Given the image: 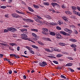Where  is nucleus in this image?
<instances>
[{
	"label": "nucleus",
	"mask_w": 80,
	"mask_h": 80,
	"mask_svg": "<svg viewBox=\"0 0 80 80\" xmlns=\"http://www.w3.org/2000/svg\"><path fill=\"white\" fill-rule=\"evenodd\" d=\"M59 33L61 34H62V35H65V36H70V34L63 31H61L59 32Z\"/></svg>",
	"instance_id": "nucleus-1"
},
{
	"label": "nucleus",
	"mask_w": 80,
	"mask_h": 80,
	"mask_svg": "<svg viewBox=\"0 0 80 80\" xmlns=\"http://www.w3.org/2000/svg\"><path fill=\"white\" fill-rule=\"evenodd\" d=\"M21 38L23 39V40H27V38L28 36L27 35L25 34H21Z\"/></svg>",
	"instance_id": "nucleus-2"
},
{
	"label": "nucleus",
	"mask_w": 80,
	"mask_h": 80,
	"mask_svg": "<svg viewBox=\"0 0 80 80\" xmlns=\"http://www.w3.org/2000/svg\"><path fill=\"white\" fill-rule=\"evenodd\" d=\"M56 38H59V39L62 38V36L58 32H56Z\"/></svg>",
	"instance_id": "nucleus-3"
},
{
	"label": "nucleus",
	"mask_w": 80,
	"mask_h": 80,
	"mask_svg": "<svg viewBox=\"0 0 80 80\" xmlns=\"http://www.w3.org/2000/svg\"><path fill=\"white\" fill-rule=\"evenodd\" d=\"M12 17H13L14 18H18L20 17V16H19L16 13H12Z\"/></svg>",
	"instance_id": "nucleus-4"
},
{
	"label": "nucleus",
	"mask_w": 80,
	"mask_h": 80,
	"mask_svg": "<svg viewBox=\"0 0 80 80\" xmlns=\"http://www.w3.org/2000/svg\"><path fill=\"white\" fill-rule=\"evenodd\" d=\"M64 31L65 32H68V33H70V34L71 33H72L73 32L71 30H70L67 28L64 29Z\"/></svg>",
	"instance_id": "nucleus-5"
},
{
	"label": "nucleus",
	"mask_w": 80,
	"mask_h": 80,
	"mask_svg": "<svg viewBox=\"0 0 80 80\" xmlns=\"http://www.w3.org/2000/svg\"><path fill=\"white\" fill-rule=\"evenodd\" d=\"M62 18L66 23H68V22H69V21L68 20V19L66 16H63L62 17Z\"/></svg>",
	"instance_id": "nucleus-6"
},
{
	"label": "nucleus",
	"mask_w": 80,
	"mask_h": 80,
	"mask_svg": "<svg viewBox=\"0 0 80 80\" xmlns=\"http://www.w3.org/2000/svg\"><path fill=\"white\" fill-rule=\"evenodd\" d=\"M51 4L52 5L53 7H55L56 5H58V7H60V6L58 5V3L56 2H52Z\"/></svg>",
	"instance_id": "nucleus-7"
},
{
	"label": "nucleus",
	"mask_w": 80,
	"mask_h": 80,
	"mask_svg": "<svg viewBox=\"0 0 80 80\" xmlns=\"http://www.w3.org/2000/svg\"><path fill=\"white\" fill-rule=\"evenodd\" d=\"M32 36H33V37H34L36 38H39V37H38V36H37V34H36L35 33H32Z\"/></svg>",
	"instance_id": "nucleus-8"
},
{
	"label": "nucleus",
	"mask_w": 80,
	"mask_h": 80,
	"mask_svg": "<svg viewBox=\"0 0 80 80\" xmlns=\"http://www.w3.org/2000/svg\"><path fill=\"white\" fill-rule=\"evenodd\" d=\"M49 34L50 35H52V36H55V35H56V33L54 32H50Z\"/></svg>",
	"instance_id": "nucleus-9"
},
{
	"label": "nucleus",
	"mask_w": 80,
	"mask_h": 80,
	"mask_svg": "<svg viewBox=\"0 0 80 80\" xmlns=\"http://www.w3.org/2000/svg\"><path fill=\"white\" fill-rule=\"evenodd\" d=\"M65 13H66L67 15H68V14H69V15H72V12L69 11H65Z\"/></svg>",
	"instance_id": "nucleus-10"
},
{
	"label": "nucleus",
	"mask_w": 80,
	"mask_h": 80,
	"mask_svg": "<svg viewBox=\"0 0 80 80\" xmlns=\"http://www.w3.org/2000/svg\"><path fill=\"white\" fill-rule=\"evenodd\" d=\"M28 9L30 12H34L33 9L30 7H28Z\"/></svg>",
	"instance_id": "nucleus-11"
},
{
	"label": "nucleus",
	"mask_w": 80,
	"mask_h": 80,
	"mask_svg": "<svg viewBox=\"0 0 80 80\" xmlns=\"http://www.w3.org/2000/svg\"><path fill=\"white\" fill-rule=\"evenodd\" d=\"M73 65L72 63H69L66 65V67H71Z\"/></svg>",
	"instance_id": "nucleus-12"
},
{
	"label": "nucleus",
	"mask_w": 80,
	"mask_h": 80,
	"mask_svg": "<svg viewBox=\"0 0 80 80\" xmlns=\"http://www.w3.org/2000/svg\"><path fill=\"white\" fill-rule=\"evenodd\" d=\"M69 41H71V42H77V40L74 39H69Z\"/></svg>",
	"instance_id": "nucleus-13"
},
{
	"label": "nucleus",
	"mask_w": 80,
	"mask_h": 80,
	"mask_svg": "<svg viewBox=\"0 0 80 80\" xmlns=\"http://www.w3.org/2000/svg\"><path fill=\"white\" fill-rule=\"evenodd\" d=\"M10 45H11V46H12V47H13L14 45L15 46H17V45L15 43H9Z\"/></svg>",
	"instance_id": "nucleus-14"
},
{
	"label": "nucleus",
	"mask_w": 80,
	"mask_h": 80,
	"mask_svg": "<svg viewBox=\"0 0 80 80\" xmlns=\"http://www.w3.org/2000/svg\"><path fill=\"white\" fill-rule=\"evenodd\" d=\"M0 45H3V46H4V47H8V44H4L3 43H0Z\"/></svg>",
	"instance_id": "nucleus-15"
},
{
	"label": "nucleus",
	"mask_w": 80,
	"mask_h": 80,
	"mask_svg": "<svg viewBox=\"0 0 80 80\" xmlns=\"http://www.w3.org/2000/svg\"><path fill=\"white\" fill-rule=\"evenodd\" d=\"M44 40H46L47 41H51V39L49 38H43Z\"/></svg>",
	"instance_id": "nucleus-16"
},
{
	"label": "nucleus",
	"mask_w": 80,
	"mask_h": 80,
	"mask_svg": "<svg viewBox=\"0 0 80 80\" xmlns=\"http://www.w3.org/2000/svg\"><path fill=\"white\" fill-rule=\"evenodd\" d=\"M59 45H61V46H65L66 45V44L62 42H60L59 43Z\"/></svg>",
	"instance_id": "nucleus-17"
},
{
	"label": "nucleus",
	"mask_w": 80,
	"mask_h": 80,
	"mask_svg": "<svg viewBox=\"0 0 80 80\" xmlns=\"http://www.w3.org/2000/svg\"><path fill=\"white\" fill-rule=\"evenodd\" d=\"M58 23L59 25H62V24H63V22L62 21H59L58 22Z\"/></svg>",
	"instance_id": "nucleus-18"
},
{
	"label": "nucleus",
	"mask_w": 80,
	"mask_h": 80,
	"mask_svg": "<svg viewBox=\"0 0 80 80\" xmlns=\"http://www.w3.org/2000/svg\"><path fill=\"white\" fill-rule=\"evenodd\" d=\"M32 48H35L36 49H37L38 48V47L35 45H32Z\"/></svg>",
	"instance_id": "nucleus-19"
},
{
	"label": "nucleus",
	"mask_w": 80,
	"mask_h": 80,
	"mask_svg": "<svg viewBox=\"0 0 80 80\" xmlns=\"http://www.w3.org/2000/svg\"><path fill=\"white\" fill-rule=\"evenodd\" d=\"M70 46L71 47H72V48H75V47H77V45L75 44L71 45Z\"/></svg>",
	"instance_id": "nucleus-20"
},
{
	"label": "nucleus",
	"mask_w": 80,
	"mask_h": 80,
	"mask_svg": "<svg viewBox=\"0 0 80 80\" xmlns=\"http://www.w3.org/2000/svg\"><path fill=\"white\" fill-rule=\"evenodd\" d=\"M62 56V55L61 54H58L56 55V57L58 58H60V57H61Z\"/></svg>",
	"instance_id": "nucleus-21"
},
{
	"label": "nucleus",
	"mask_w": 80,
	"mask_h": 80,
	"mask_svg": "<svg viewBox=\"0 0 80 80\" xmlns=\"http://www.w3.org/2000/svg\"><path fill=\"white\" fill-rule=\"evenodd\" d=\"M25 48H27V49L28 50H29L30 51L31 50H32V48H30V47L28 46H25Z\"/></svg>",
	"instance_id": "nucleus-22"
},
{
	"label": "nucleus",
	"mask_w": 80,
	"mask_h": 80,
	"mask_svg": "<svg viewBox=\"0 0 80 80\" xmlns=\"http://www.w3.org/2000/svg\"><path fill=\"white\" fill-rule=\"evenodd\" d=\"M56 51V52H60V50H58V49H52V51L53 52V51Z\"/></svg>",
	"instance_id": "nucleus-23"
},
{
	"label": "nucleus",
	"mask_w": 80,
	"mask_h": 80,
	"mask_svg": "<svg viewBox=\"0 0 80 80\" xmlns=\"http://www.w3.org/2000/svg\"><path fill=\"white\" fill-rule=\"evenodd\" d=\"M42 30L44 31V32H48V29H47L45 28H44L42 29Z\"/></svg>",
	"instance_id": "nucleus-24"
},
{
	"label": "nucleus",
	"mask_w": 80,
	"mask_h": 80,
	"mask_svg": "<svg viewBox=\"0 0 80 80\" xmlns=\"http://www.w3.org/2000/svg\"><path fill=\"white\" fill-rule=\"evenodd\" d=\"M21 32H25V31H27V29L26 28H23L20 30Z\"/></svg>",
	"instance_id": "nucleus-25"
},
{
	"label": "nucleus",
	"mask_w": 80,
	"mask_h": 80,
	"mask_svg": "<svg viewBox=\"0 0 80 80\" xmlns=\"http://www.w3.org/2000/svg\"><path fill=\"white\" fill-rule=\"evenodd\" d=\"M72 7L73 10H77V7L74 6H72Z\"/></svg>",
	"instance_id": "nucleus-26"
},
{
	"label": "nucleus",
	"mask_w": 80,
	"mask_h": 80,
	"mask_svg": "<svg viewBox=\"0 0 80 80\" xmlns=\"http://www.w3.org/2000/svg\"><path fill=\"white\" fill-rule=\"evenodd\" d=\"M32 31H34V32H38V29H31Z\"/></svg>",
	"instance_id": "nucleus-27"
},
{
	"label": "nucleus",
	"mask_w": 80,
	"mask_h": 80,
	"mask_svg": "<svg viewBox=\"0 0 80 80\" xmlns=\"http://www.w3.org/2000/svg\"><path fill=\"white\" fill-rule=\"evenodd\" d=\"M43 4H44V5H46V6H48V5H49V3L48 2H44Z\"/></svg>",
	"instance_id": "nucleus-28"
},
{
	"label": "nucleus",
	"mask_w": 80,
	"mask_h": 80,
	"mask_svg": "<svg viewBox=\"0 0 80 80\" xmlns=\"http://www.w3.org/2000/svg\"><path fill=\"white\" fill-rule=\"evenodd\" d=\"M12 27H10V28H8L7 29L8 30V31H10V32H12Z\"/></svg>",
	"instance_id": "nucleus-29"
},
{
	"label": "nucleus",
	"mask_w": 80,
	"mask_h": 80,
	"mask_svg": "<svg viewBox=\"0 0 80 80\" xmlns=\"http://www.w3.org/2000/svg\"><path fill=\"white\" fill-rule=\"evenodd\" d=\"M33 6L35 8H39V7L38 6L35 4H33Z\"/></svg>",
	"instance_id": "nucleus-30"
},
{
	"label": "nucleus",
	"mask_w": 80,
	"mask_h": 80,
	"mask_svg": "<svg viewBox=\"0 0 80 80\" xmlns=\"http://www.w3.org/2000/svg\"><path fill=\"white\" fill-rule=\"evenodd\" d=\"M39 65L41 67H43V64L42 62H39Z\"/></svg>",
	"instance_id": "nucleus-31"
},
{
	"label": "nucleus",
	"mask_w": 80,
	"mask_h": 80,
	"mask_svg": "<svg viewBox=\"0 0 80 80\" xmlns=\"http://www.w3.org/2000/svg\"><path fill=\"white\" fill-rule=\"evenodd\" d=\"M47 17L48 19H52V17H51V16H50V15H47Z\"/></svg>",
	"instance_id": "nucleus-32"
},
{
	"label": "nucleus",
	"mask_w": 80,
	"mask_h": 80,
	"mask_svg": "<svg viewBox=\"0 0 80 80\" xmlns=\"http://www.w3.org/2000/svg\"><path fill=\"white\" fill-rule=\"evenodd\" d=\"M44 50H45L46 51V52H50V51L49 49L48 48H45L44 49Z\"/></svg>",
	"instance_id": "nucleus-33"
},
{
	"label": "nucleus",
	"mask_w": 80,
	"mask_h": 80,
	"mask_svg": "<svg viewBox=\"0 0 80 80\" xmlns=\"http://www.w3.org/2000/svg\"><path fill=\"white\" fill-rule=\"evenodd\" d=\"M68 59H69V60H73V58H72V57H68Z\"/></svg>",
	"instance_id": "nucleus-34"
},
{
	"label": "nucleus",
	"mask_w": 80,
	"mask_h": 80,
	"mask_svg": "<svg viewBox=\"0 0 80 80\" xmlns=\"http://www.w3.org/2000/svg\"><path fill=\"white\" fill-rule=\"evenodd\" d=\"M42 63L43 64V66L44 67H45V65H47V64L46 63V62H42Z\"/></svg>",
	"instance_id": "nucleus-35"
},
{
	"label": "nucleus",
	"mask_w": 80,
	"mask_h": 80,
	"mask_svg": "<svg viewBox=\"0 0 80 80\" xmlns=\"http://www.w3.org/2000/svg\"><path fill=\"white\" fill-rule=\"evenodd\" d=\"M38 43L40 44V45H43V43H42V42L40 41H38Z\"/></svg>",
	"instance_id": "nucleus-36"
},
{
	"label": "nucleus",
	"mask_w": 80,
	"mask_h": 80,
	"mask_svg": "<svg viewBox=\"0 0 80 80\" xmlns=\"http://www.w3.org/2000/svg\"><path fill=\"white\" fill-rule=\"evenodd\" d=\"M73 12L74 14V15H77V14L78 12H77V11H76L73 10Z\"/></svg>",
	"instance_id": "nucleus-37"
},
{
	"label": "nucleus",
	"mask_w": 80,
	"mask_h": 80,
	"mask_svg": "<svg viewBox=\"0 0 80 80\" xmlns=\"http://www.w3.org/2000/svg\"><path fill=\"white\" fill-rule=\"evenodd\" d=\"M7 8V7L6 6H3L1 7V8H3V9H5V8Z\"/></svg>",
	"instance_id": "nucleus-38"
},
{
	"label": "nucleus",
	"mask_w": 80,
	"mask_h": 80,
	"mask_svg": "<svg viewBox=\"0 0 80 80\" xmlns=\"http://www.w3.org/2000/svg\"><path fill=\"white\" fill-rule=\"evenodd\" d=\"M28 22H33V20L30 19H28Z\"/></svg>",
	"instance_id": "nucleus-39"
},
{
	"label": "nucleus",
	"mask_w": 80,
	"mask_h": 80,
	"mask_svg": "<svg viewBox=\"0 0 80 80\" xmlns=\"http://www.w3.org/2000/svg\"><path fill=\"white\" fill-rule=\"evenodd\" d=\"M61 78H64V79H66V78L65 76L62 75H61Z\"/></svg>",
	"instance_id": "nucleus-40"
},
{
	"label": "nucleus",
	"mask_w": 80,
	"mask_h": 80,
	"mask_svg": "<svg viewBox=\"0 0 80 80\" xmlns=\"http://www.w3.org/2000/svg\"><path fill=\"white\" fill-rule=\"evenodd\" d=\"M29 52L30 53H32V54H35V52H34L32 50L30 51Z\"/></svg>",
	"instance_id": "nucleus-41"
},
{
	"label": "nucleus",
	"mask_w": 80,
	"mask_h": 80,
	"mask_svg": "<svg viewBox=\"0 0 80 80\" xmlns=\"http://www.w3.org/2000/svg\"><path fill=\"white\" fill-rule=\"evenodd\" d=\"M48 57H49V58H56L55 57H53V56H48Z\"/></svg>",
	"instance_id": "nucleus-42"
},
{
	"label": "nucleus",
	"mask_w": 80,
	"mask_h": 80,
	"mask_svg": "<svg viewBox=\"0 0 80 80\" xmlns=\"http://www.w3.org/2000/svg\"><path fill=\"white\" fill-rule=\"evenodd\" d=\"M56 28L57 29V30H61V29H62V28H61L60 27H57Z\"/></svg>",
	"instance_id": "nucleus-43"
},
{
	"label": "nucleus",
	"mask_w": 80,
	"mask_h": 80,
	"mask_svg": "<svg viewBox=\"0 0 80 80\" xmlns=\"http://www.w3.org/2000/svg\"><path fill=\"white\" fill-rule=\"evenodd\" d=\"M14 57L16 58H20V57H19L17 55H15Z\"/></svg>",
	"instance_id": "nucleus-44"
},
{
	"label": "nucleus",
	"mask_w": 80,
	"mask_h": 80,
	"mask_svg": "<svg viewBox=\"0 0 80 80\" xmlns=\"http://www.w3.org/2000/svg\"><path fill=\"white\" fill-rule=\"evenodd\" d=\"M69 70H70L71 72H75V71H74V70L72 69V68H69Z\"/></svg>",
	"instance_id": "nucleus-45"
},
{
	"label": "nucleus",
	"mask_w": 80,
	"mask_h": 80,
	"mask_svg": "<svg viewBox=\"0 0 80 80\" xmlns=\"http://www.w3.org/2000/svg\"><path fill=\"white\" fill-rule=\"evenodd\" d=\"M12 30L15 31V32H17V29L15 28H12Z\"/></svg>",
	"instance_id": "nucleus-46"
},
{
	"label": "nucleus",
	"mask_w": 80,
	"mask_h": 80,
	"mask_svg": "<svg viewBox=\"0 0 80 80\" xmlns=\"http://www.w3.org/2000/svg\"><path fill=\"white\" fill-rule=\"evenodd\" d=\"M15 55V54H10L9 55L10 57H14Z\"/></svg>",
	"instance_id": "nucleus-47"
},
{
	"label": "nucleus",
	"mask_w": 80,
	"mask_h": 80,
	"mask_svg": "<svg viewBox=\"0 0 80 80\" xmlns=\"http://www.w3.org/2000/svg\"><path fill=\"white\" fill-rule=\"evenodd\" d=\"M53 62H54V63H55L56 64H58V62L56 61H53Z\"/></svg>",
	"instance_id": "nucleus-48"
},
{
	"label": "nucleus",
	"mask_w": 80,
	"mask_h": 80,
	"mask_svg": "<svg viewBox=\"0 0 80 80\" xmlns=\"http://www.w3.org/2000/svg\"><path fill=\"white\" fill-rule=\"evenodd\" d=\"M22 19L24 21H25V22H28V19H27L26 18H23Z\"/></svg>",
	"instance_id": "nucleus-49"
},
{
	"label": "nucleus",
	"mask_w": 80,
	"mask_h": 80,
	"mask_svg": "<svg viewBox=\"0 0 80 80\" xmlns=\"http://www.w3.org/2000/svg\"><path fill=\"white\" fill-rule=\"evenodd\" d=\"M8 14H6V15H5V17H6V18H8Z\"/></svg>",
	"instance_id": "nucleus-50"
},
{
	"label": "nucleus",
	"mask_w": 80,
	"mask_h": 80,
	"mask_svg": "<svg viewBox=\"0 0 80 80\" xmlns=\"http://www.w3.org/2000/svg\"><path fill=\"white\" fill-rule=\"evenodd\" d=\"M8 73L9 74H12V71L11 70L8 71Z\"/></svg>",
	"instance_id": "nucleus-51"
},
{
	"label": "nucleus",
	"mask_w": 80,
	"mask_h": 80,
	"mask_svg": "<svg viewBox=\"0 0 80 80\" xmlns=\"http://www.w3.org/2000/svg\"><path fill=\"white\" fill-rule=\"evenodd\" d=\"M37 22H38V23H41V24H42V21H40V20L39 19Z\"/></svg>",
	"instance_id": "nucleus-52"
},
{
	"label": "nucleus",
	"mask_w": 80,
	"mask_h": 80,
	"mask_svg": "<svg viewBox=\"0 0 80 80\" xmlns=\"http://www.w3.org/2000/svg\"><path fill=\"white\" fill-rule=\"evenodd\" d=\"M20 56L21 57H24L25 58H28V56H24L23 55H21Z\"/></svg>",
	"instance_id": "nucleus-53"
},
{
	"label": "nucleus",
	"mask_w": 80,
	"mask_h": 80,
	"mask_svg": "<svg viewBox=\"0 0 80 80\" xmlns=\"http://www.w3.org/2000/svg\"><path fill=\"white\" fill-rule=\"evenodd\" d=\"M37 17L38 18H39V19H42V20H43V19H42V18L40 17V16H37Z\"/></svg>",
	"instance_id": "nucleus-54"
},
{
	"label": "nucleus",
	"mask_w": 80,
	"mask_h": 80,
	"mask_svg": "<svg viewBox=\"0 0 80 80\" xmlns=\"http://www.w3.org/2000/svg\"><path fill=\"white\" fill-rule=\"evenodd\" d=\"M8 32V29H4V32H5V33Z\"/></svg>",
	"instance_id": "nucleus-55"
},
{
	"label": "nucleus",
	"mask_w": 80,
	"mask_h": 80,
	"mask_svg": "<svg viewBox=\"0 0 80 80\" xmlns=\"http://www.w3.org/2000/svg\"><path fill=\"white\" fill-rule=\"evenodd\" d=\"M74 32L76 35H77L78 34V32L76 30H74Z\"/></svg>",
	"instance_id": "nucleus-56"
},
{
	"label": "nucleus",
	"mask_w": 80,
	"mask_h": 80,
	"mask_svg": "<svg viewBox=\"0 0 80 80\" xmlns=\"http://www.w3.org/2000/svg\"><path fill=\"white\" fill-rule=\"evenodd\" d=\"M3 54H0V58H3Z\"/></svg>",
	"instance_id": "nucleus-57"
},
{
	"label": "nucleus",
	"mask_w": 80,
	"mask_h": 80,
	"mask_svg": "<svg viewBox=\"0 0 80 80\" xmlns=\"http://www.w3.org/2000/svg\"><path fill=\"white\" fill-rule=\"evenodd\" d=\"M77 15H78V16H79V17H80V13L79 12H77Z\"/></svg>",
	"instance_id": "nucleus-58"
},
{
	"label": "nucleus",
	"mask_w": 80,
	"mask_h": 80,
	"mask_svg": "<svg viewBox=\"0 0 80 80\" xmlns=\"http://www.w3.org/2000/svg\"><path fill=\"white\" fill-rule=\"evenodd\" d=\"M13 2V0H8V2L9 3H11V2Z\"/></svg>",
	"instance_id": "nucleus-59"
},
{
	"label": "nucleus",
	"mask_w": 80,
	"mask_h": 80,
	"mask_svg": "<svg viewBox=\"0 0 80 80\" xmlns=\"http://www.w3.org/2000/svg\"><path fill=\"white\" fill-rule=\"evenodd\" d=\"M16 12H17V13H19V14H20V13L21 12H20V11H18V10H16Z\"/></svg>",
	"instance_id": "nucleus-60"
},
{
	"label": "nucleus",
	"mask_w": 80,
	"mask_h": 80,
	"mask_svg": "<svg viewBox=\"0 0 80 80\" xmlns=\"http://www.w3.org/2000/svg\"><path fill=\"white\" fill-rule=\"evenodd\" d=\"M51 25H55V24L53 22H51L50 23Z\"/></svg>",
	"instance_id": "nucleus-61"
},
{
	"label": "nucleus",
	"mask_w": 80,
	"mask_h": 80,
	"mask_svg": "<svg viewBox=\"0 0 80 80\" xmlns=\"http://www.w3.org/2000/svg\"><path fill=\"white\" fill-rule=\"evenodd\" d=\"M9 63L10 65H13V63L11 62H9Z\"/></svg>",
	"instance_id": "nucleus-62"
},
{
	"label": "nucleus",
	"mask_w": 80,
	"mask_h": 80,
	"mask_svg": "<svg viewBox=\"0 0 80 80\" xmlns=\"http://www.w3.org/2000/svg\"><path fill=\"white\" fill-rule=\"evenodd\" d=\"M13 37H14V38H16V37H17V35L15 34H14L13 35Z\"/></svg>",
	"instance_id": "nucleus-63"
},
{
	"label": "nucleus",
	"mask_w": 80,
	"mask_h": 80,
	"mask_svg": "<svg viewBox=\"0 0 80 80\" xmlns=\"http://www.w3.org/2000/svg\"><path fill=\"white\" fill-rule=\"evenodd\" d=\"M17 50L18 51H19V50H20V47H19V46L17 48Z\"/></svg>",
	"instance_id": "nucleus-64"
}]
</instances>
